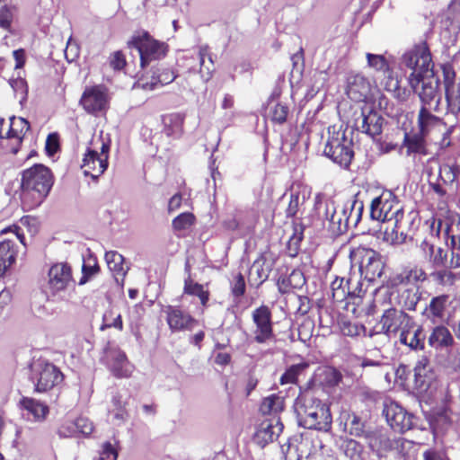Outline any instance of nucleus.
Returning a JSON list of instances; mask_svg holds the SVG:
<instances>
[{
  "label": "nucleus",
  "mask_w": 460,
  "mask_h": 460,
  "mask_svg": "<svg viewBox=\"0 0 460 460\" xmlns=\"http://www.w3.org/2000/svg\"><path fill=\"white\" fill-rule=\"evenodd\" d=\"M370 217L385 224L384 237L387 242L399 243L404 241L410 220L405 219L402 206L391 192H384L372 200Z\"/></svg>",
  "instance_id": "1"
},
{
  "label": "nucleus",
  "mask_w": 460,
  "mask_h": 460,
  "mask_svg": "<svg viewBox=\"0 0 460 460\" xmlns=\"http://www.w3.org/2000/svg\"><path fill=\"white\" fill-rule=\"evenodd\" d=\"M52 185L53 176L50 170L42 164H35L22 172V201L30 208L39 206L49 194Z\"/></svg>",
  "instance_id": "2"
},
{
  "label": "nucleus",
  "mask_w": 460,
  "mask_h": 460,
  "mask_svg": "<svg viewBox=\"0 0 460 460\" xmlns=\"http://www.w3.org/2000/svg\"><path fill=\"white\" fill-rule=\"evenodd\" d=\"M295 410L307 429L327 430L331 427L332 415L328 405L315 398L311 390L299 394Z\"/></svg>",
  "instance_id": "3"
},
{
  "label": "nucleus",
  "mask_w": 460,
  "mask_h": 460,
  "mask_svg": "<svg viewBox=\"0 0 460 460\" xmlns=\"http://www.w3.org/2000/svg\"><path fill=\"white\" fill-rule=\"evenodd\" d=\"M364 210V204L356 196L342 203L330 200L326 203L325 217L333 231L344 232L349 226H357Z\"/></svg>",
  "instance_id": "4"
},
{
  "label": "nucleus",
  "mask_w": 460,
  "mask_h": 460,
  "mask_svg": "<svg viewBox=\"0 0 460 460\" xmlns=\"http://www.w3.org/2000/svg\"><path fill=\"white\" fill-rule=\"evenodd\" d=\"M111 139L102 132L93 137L87 147L81 165L84 175L97 179L108 167Z\"/></svg>",
  "instance_id": "5"
},
{
  "label": "nucleus",
  "mask_w": 460,
  "mask_h": 460,
  "mask_svg": "<svg viewBox=\"0 0 460 460\" xmlns=\"http://www.w3.org/2000/svg\"><path fill=\"white\" fill-rule=\"evenodd\" d=\"M402 60L411 70L407 78L411 89L418 86V77L434 73L431 54L426 43L414 46L402 56Z\"/></svg>",
  "instance_id": "6"
},
{
  "label": "nucleus",
  "mask_w": 460,
  "mask_h": 460,
  "mask_svg": "<svg viewBox=\"0 0 460 460\" xmlns=\"http://www.w3.org/2000/svg\"><path fill=\"white\" fill-rule=\"evenodd\" d=\"M72 283L71 267L65 262L56 263L49 270L45 292L51 300H62Z\"/></svg>",
  "instance_id": "7"
},
{
  "label": "nucleus",
  "mask_w": 460,
  "mask_h": 460,
  "mask_svg": "<svg viewBox=\"0 0 460 460\" xmlns=\"http://www.w3.org/2000/svg\"><path fill=\"white\" fill-rule=\"evenodd\" d=\"M350 260L353 265L358 266L360 275L368 281H374L383 273L381 256L372 249L358 247L350 252Z\"/></svg>",
  "instance_id": "8"
},
{
  "label": "nucleus",
  "mask_w": 460,
  "mask_h": 460,
  "mask_svg": "<svg viewBox=\"0 0 460 460\" xmlns=\"http://www.w3.org/2000/svg\"><path fill=\"white\" fill-rule=\"evenodd\" d=\"M324 154L334 163L341 166L348 167L353 158L352 141L346 137L341 131L334 132L329 138L324 147Z\"/></svg>",
  "instance_id": "9"
},
{
  "label": "nucleus",
  "mask_w": 460,
  "mask_h": 460,
  "mask_svg": "<svg viewBox=\"0 0 460 460\" xmlns=\"http://www.w3.org/2000/svg\"><path fill=\"white\" fill-rule=\"evenodd\" d=\"M133 44L140 55L142 67L164 58L168 51V46L164 42L155 40L147 32L135 38Z\"/></svg>",
  "instance_id": "10"
},
{
  "label": "nucleus",
  "mask_w": 460,
  "mask_h": 460,
  "mask_svg": "<svg viewBox=\"0 0 460 460\" xmlns=\"http://www.w3.org/2000/svg\"><path fill=\"white\" fill-rule=\"evenodd\" d=\"M29 128V122L22 118L12 117L7 122L2 119L0 121V137L5 138L6 147H9L13 154H16Z\"/></svg>",
  "instance_id": "11"
},
{
  "label": "nucleus",
  "mask_w": 460,
  "mask_h": 460,
  "mask_svg": "<svg viewBox=\"0 0 460 460\" xmlns=\"http://www.w3.org/2000/svg\"><path fill=\"white\" fill-rule=\"evenodd\" d=\"M253 327L252 330L253 341L264 344L274 340L271 312L266 305H261L252 314Z\"/></svg>",
  "instance_id": "12"
},
{
  "label": "nucleus",
  "mask_w": 460,
  "mask_h": 460,
  "mask_svg": "<svg viewBox=\"0 0 460 460\" xmlns=\"http://www.w3.org/2000/svg\"><path fill=\"white\" fill-rule=\"evenodd\" d=\"M438 86L439 81L435 77L434 73L426 74V75L418 77V86L412 91L419 95L422 107L437 111L440 102Z\"/></svg>",
  "instance_id": "13"
},
{
  "label": "nucleus",
  "mask_w": 460,
  "mask_h": 460,
  "mask_svg": "<svg viewBox=\"0 0 460 460\" xmlns=\"http://www.w3.org/2000/svg\"><path fill=\"white\" fill-rule=\"evenodd\" d=\"M169 329L172 332L192 331L198 325V320L190 314L176 305H165L163 308Z\"/></svg>",
  "instance_id": "14"
},
{
  "label": "nucleus",
  "mask_w": 460,
  "mask_h": 460,
  "mask_svg": "<svg viewBox=\"0 0 460 460\" xmlns=\"http://www.w3.org/2000/svg\"><path fill=\"white\" fill-rule=\"evenodd\" d=\"M384 414L388 424L395 431L402 433L411 429L414 425V416L407 412L397 402H386Z\"/></svg>",
  "instance_id": "15"
},
{
  "label": "nucleus",
  "mask_w": 460,
  "mask_h": 460,
  "mask_svg": "<svg viewBox=\"0 0 460 460\" xmlns=\"http://www.w3.org/2000/svg\"><path fill=\"white\" fill-rule=\"evenodd\" d=\"M412 321V318L402 310L389 308L385 311L381 317V332L387 335L398 331L402 332L407 326H411Z\"/></svg>",
  "instance_id": "16"
},
{
  "label": "nucleus",
  "mask_w": 460,
  "mask_h": 460,
  "mask_svg": "<svg viewBox=\"0 0 460 460\" xmlns=\"http://www.w3.org/2000/svg\"><path fill=\"white\" fill-rule=\"evenodd\" d=\"M36 391L46 392L63 380L59 369L50 363L39 364L35 369Z\"/></svg>",
  "instance_id": "17"
},
{
  "label": "nucleus",
  "mask_w": 460,
  "mask_h": 460,
  "mask_svg": "<svg viewBox=\"0 0 460 460\" xmlns=\"http://www.w3.org/2000/svg\"><path fill=\"white\" fill-rule=\"evenodd\" d=\"M107 365L112 374L119 378L130 376L133 367L126 354L119 349H109L105 352Z\"/></svg>",
  "instance_id": "18"
},
{
  "label": "nucleus",
  "mask_w": 460,
  "mask_h": 460,
  "mask_svg": "<svg viewBox=\"0 0 460 460\" xmlns=\"http://www.w3.org/2000/svg\"><path fill=\"white\" fill-rule=\"evenodd\" d=\"M332 296L336 302H342L348 296L352 298L361 297V284L357 281L355 285L351 279L346 280L343 278H336L331 284Z\"/></svg>",
  "instance_id": "19"
},
{
  "label": "nucleus",
  "mask_w": 460,
  "mask_h": 460,
  "mask_svg": "<svg viewBox=\"0 0 460 460\" xmlns=\"http://www.w3.org/2000/svg\"><path fill=\"white\" fill-rule=\"evenodd\" d=\"M84 109L93 113L105 108L107 104V93L103 87L93 86L87 88L81 98Z\"/></svg>",
  "instance_id": "20"
},
{
  "label": "nucleus",
  "mask_w": 460,
  "mask_h": 460,
  "mask_svg": "<svg viewBox=\"0 0 460 460\" xmlns=\"http://www.w3.org/2000/svg\"><path fill=\"white\" fill-rule=\"evenodd\" d=\"M384 119L382 116L372 110L366 112L362 111L360 118L356 120L358 130L372 137L381 134Z\"/></svg>",
  "instance_id": "21"
},
{
  "label": "nucleus",
  "mask_w": 460,
  "mask_h": 460,
  "mask_svg": "<svg viewBox=\"0 0 460 460\" xmlns=\"http://www.w3.org/2000/svg\"><path fill=\"white\" fill-rule=\"evenodd\" d=\"M282 429L283 425L279 419L278 417H273L263 420L260 424L254 438L258 444L263 447L275 440L282 432Z\"/></svg>",
  "instance_id": "22"
},
{
  "label": "nucleus",
  "mask_w": 460,
  "mask_h": 460,
  "mask_svg": "<svg viewBox=\"0 0 460 460\" xmlns=\"http://www.w3.org/2000/svg\"><path fill=\"white\" fill-rule=\"evenodd\" d=\"M371 91V84L367 78L361 74L350 75L348 78L347 94L355 102L367 99Z\"/></svg>",
  "instance_id": "23"
},
{
  "label": "nucleus",
  "mask_w": 460,
  "mask_h": 460,
  "mask_svg": "<svg viewBox=\"0 0 460 460\" xmlns=\"http://www.w3.org/2000/svg\"><path fill=\"white\" fill-rule=\"evenodd\" d=\"M429 345L436 350L451 351L455 340L447 327L437 325L432 328L428 338Z\"/></svg>",
  "instance_id": "24"
},
{
  "label": "nucleus",
  "mask_w": 460,
  "mask_h": 460,
  "mask_svg": "<svg viewBox=\"0 0 460 460\" xmlns=\"http://www.w3.org/2000/svg\"><path fill=\"white\" fill-rule=\"evenodd\" d=\"M449 304L448 295L434 296L426 306L423 315L433 323H438L444 319Z\"/></svg>",
  "instance_id": "25"
},
{
  "label": "nucleus",
  "mask_w": 460,
  "mask_h": 460,
  "mask_svg": "<svg viewBox=\"0 0 460 460\" xmlns=\"http://www.w3.org/2000/svg\"><path fill=\"white\" fill-rule=\"evenodd\" d=\"M272 266V259L266 253L261 254L250 268V280L258 285L263 283L268 279Z\"/></svg>",
  "instance_id": "26"
},
{
  "label": "nucleus",
  "mask_w": 460,
  "mask_h": 460,
  "mask_svg": "<svg viewBox=\"0 0 460 460\" xmlns=\"http://www.w3.org/2000/svg\"><path fill=\"white\" fill-rule=\"evenodd\" d=\"M399 341L411 349H423L425 343L422 326H416L412 321L411 326L401 332Z\"/></svg>",
  "instance_id": "27"
},
{
  "label": "nucleus",
  "mask_w": 460,
  "mask_h": 460,
  "mask_svg": "<svg viewBox=\"0 0 460 460\" xmlns=\"http://www.w3.org/2000/svg\"><path fill=\"white\" fill-rule=\"evenodd\" d=\"M340 422L343 431L351 436L361 437L365 432V424L361 418L349 410L341 411Z\"/></svg>",
  "instance_id": "28"
},
{
  "label": "nucleus",
  "mask_w": 460,
  "mask_h": 460,
  "mask_svg": "<svg viewBox=\"0 0 460 460\" xmlns=\"http://www.w3.org/2000/svg\"><path fill=\"white\" fill-rule=\"evenodd\" d=\"M420 249L424 257L435 267H442L445 265L447 257V252L442 247H437L430 240L424 239Z\"/></svg>",
  "instance_id": "29"
},
{
  "label": "nucleus",
  "mask_w": 460,
  "mask_h": 460,
  "mask_svg": "<svg viewBox=\"0 0 460 460\" xmlns=\"http://www.w3.org/2000/svg\"><path fill=\"white\" fill-rule=\"evenodd\" d=\"M383 76L380 84L385 91L392 93L394 96L400 101H406L408 99L406 90L400 87V81L398 77L394 75L391 68L383 72Z\"/></svg>",
  "instance_id": "30"
},
{
  "label": "nucleus",
  "mask_w": 460,
  "mask_h": 460,
  "mask_svg": "<svg viewBox=\"0 0 460 460\" xmlns=\"http://www.w3.org/2000/svg\"><path fill=\"white\" fill-rule=\"evenodd\" d=\"M105 260L109 270L112 272L117 283H123L128 268L124 265V258L118 252H106Z\"/></svg>",
  "instance_id": "31"
},
{
  "label": "nucleus",
  "mask_w": 460,
  "mask_h": 460,
  "mask_svg": "<svg viewBox=\"0 0 460 460\" xmlns=\"http://www.w3.org/2000/svg\"><path fill=\"white\" fill-rule=\"evenodd\" d=\"M93 424L88 418L79 417L74 422L63 425L60 428L59 432L61 435L66 437L72 436L75 432L88 436L93 431Z\"/></svg>",
  "instance_id": "32"
},
{
  "label": "nucleus",
  "mask_w": 460,
  "mask_h": 460,
  "mask_svg": "<svg viewBox=\"0 0 460 460\" xmlns=\"http://www.w3.org/2000/svg\"><path fill=\"white\" fill-rule=\"evenodd\" d=\"M16 252L13 240L0 242V278L4 277L11 265L15 261Z\"/></svg>",
  "instance_id": "33"
},
{
  "label": "nucleus",
  "mask_w": 460,
  "mask_h": 460,
  "mask_svg": "<svg viewBox=\"0 0 460 460\" xmlns=\"http://www.w3.org/2000/svg\"><path fill=\"white\" fill-rule=\"evenodd\" d=\"M305 283L303 274L299 270H293L288 277H282L278 279V288L279 292L285 294L294 288H298Z\"/></svg>",
  "instance_id": "34"
},
{
  "label": "nucleus",
  "mask_w": 460,
  "mask_h": 460,
  "mask_svg": "<svg viewBox=\"0 0 460 460\" xmlns=\"http://www.w3.org/2000/svg\"><path fill=\"white\" fill-rule=\"evenodd\" d=\"M429 107H421L418 116L420 131L422 136L429 132L431 128L440 124V119L433 115Z\"/></svg>",
  "instance_id": "35"
},
{
  "label": "nucleus",
  "mask_w": 460,
  "mask_h": 460,
  "mask_svg": "<svg viewBox=\"0 0 460 460\" xmlns=\"http://www.w3.org/2000/svg\"><path fill=\"white\" fill-rule=\"evenodd\" d=\"M199 74L204 81H208L214 71V63L208 53V46H200L199 48Z\"/></svg>",
  "instance_id": "36"
},
{
  "label": "nucleus",
  "mask_w": 460,
  "mask_h": 460,
  "mask_svg": "<svg viewBox=\"0 0 460 460\" xmlns=\"http://www.w3.org/2000/svg\"><path fill=\"white\" fill-rule=\"evenodd\" d=\"M164 121L167 136L178 137L181 135L184 121V117L181 114H170L164 118Z\"/></svg>",
  "instance_id": "37"
},
{
  "label": "nucleus",
  "mask_w": 460,
  "mask_h": 460,
  "mask_svg": "<svg viewBox=\"0 0 460 460\" xmlns=\"http://www.w3.org/2000/svg\"><path fill=\"white\" fill-rule=\"evenodd\" d=\"M284 398L279 394H270L265 397L261 404V411L263 414H277L284 409Z\"/></svg>",
  "instance_id": "38"
},
{
  "label": "nucleus",
  "mask_w": 460,
  "mask_h": 460,
  "mask_svg": "<svg viewBox=\"0 0 460 460\" xmlns=\"http://www.w3.org/2000/svg\"><path fill=\"white\" fill-rule=\"evenodd\" d=\"M22 407L28 411L36 420H44L49 413V408L47 405L40 403L31 398H23L21 401Z\"/></svg>",
  "instance_id": "39"
},
{
  "label": "nucleus",
  "mask_w": 460,
  "mask_h": 460,
  "mask_svg": "<svg viewBox=\"0 0 460 460\" xmlns=\"http://www.w3.org/2000/svg\"><path fill=\"white\" fill-rule=\"evenodd\" d=\"M430 277L436 284L447 288H450L456 281L460 280V274L454 273L447 269L436 270L430 274Z\"/></svg>",
  "instance_id": "40"
},
{
  "label": "nucleus",
  "mask_w": 460,
  "mask_h": 460,
  "mask_svg": "<svg viewBox=\"0 0 460 460\" xmlns=\"http://www.w3.org/2000/svg\"><path fill=\"white\" fill-rule=\"evenodd\" d=\"M397 279L400 283L405 284H415L418 282H423L427 279L426 272L418 267H414L410 270H403Z\"/></svg>",
  "instance_id": "41"
},
{
  "label": "nucleus",
  "mask_w": 460,
  "mask_h": 460,
  "mask_svg": "<svg viewBox=\"0 0 460 460\" xmlns=\"http://www.w3.org/2000/svg\"><path fill=\"white\" fill-rule=\"evenodd\" d=\"M184 293L198 296L203 306L207 305L208 301L209 299L208 291L205 290L202 285L193 282L190 279L185 280Z\"/></svg>",
  "instance_id": "42"
},
{
  "label": "nucleus",
  "mask_w": 460,
  "mask_h": 460,
  "mask_svg": "<svg viewBox=\"0 0 460 460\" xmlns=\"http://www.w3.org/2000/svg\"><path fill=\"white\" fill-rule=\"evenodd\" d=\"M341 449L350 460H360L363 447L356 440L345 438L341 444Z\"/></svg>",
  "instance_id": "43"
},
{
  "label": "nucleus",
  "mask_w": 460,
  "mask_h": 460,
  "mask_svg": "<svg viewBox=\"0 0 460 460\" xmlns=\"http://www.w3.org/2000/svg\"><path fill=\"white\" fill-rule=\"evenodd\" d=\"M327 81L328 74L326 71H315L310 79V89L306 95L311 98L314 97L324 86Z\"/></svg>",
  "instance_id": "44"
},
{
  "label": "nucleus",
  "mask_w": 460,
  "mask_h": 460,
  "mask_svg": "<svg viewBox=\"0 0 460 460\" xmlns=\"http://www.w3.org/2000/svg\"><path fill=\"white\" fill-rule=\"evenodd\" d=\"M308 367L307 363H299L289 367L280 377L281 385L295 384L297 376Z\"/></svg>",
  "instance_id": "45"
},
{
  "label": "nucleus",
  "mask_w": 460,
  "mask_h": 460,
  "mask_svg": "<svg viewBox=\"0 0 460 460\" xmlns=\"http://www.w3.org/2000/svg\"><path fill=\"white\" fill-rule=\"evenodd\" d=\"M125 405L126 403L122 401L120 395H114L112 397L111 407L109 409V413L119 423L124 421L127 417Z\"/></svg>",
  "instance_id": "46"
},
{
  "label": "nucleus",
  "mask_w": 460,
  "mask_h": 460,
  "mask_svg": "<svg viewBox=\"0 0 460 460\" xmlns=\"http://www.w3.org/2000/svg\"><path fill=\"white\" fill-rule=\"evenodd\" d=\"M306 199L305 191H295L291 193L290 200L287 208L286 213L288 217H295L301 206L304 205Z\"/></svg>",
  "instance_id": "47"
},
{
  "label": "nucleus",
  "mask_w": 460,
  "mask_h": 460,
  "mask_svg": "<svg viewBox=\"0 0 460 460\" xmlns=\"http://www.w3.org/2000/svg\"><path fill=\"white\" fill-rule=\"evenodd\" d=\"M446 99L451 112L460 113V82L457 83V85L447 89Z\"/></svg>",
  "instance_id": "48"
},
{
  "label": "nucleus",
  "mask_w": 460,
  "mask_h": 460,
  "mask_svg": "<svg viewBox=\"0 0 460 460\" xmlns=\"http://www.w3.org/2000/svg\"><path fill=\"white\" fill-rule=\"evenodd\" d=\"M366 57L368 66L375 69L376 71L383 73L390 68L387 60L382 55L367 53Z\"/></svg>",
  "instance_id": "49"
},
{
  "label": "nucleus",
  "mask_w": 460,
  "mask_h": 460,
  "mask_svg": "<svg viewBox=\"0 0 460 460\" xmlns=\"http://www.w3.org/2000/svg\"><path fill=\"white\" fill-rule=\"evenodd\" d=\"M9 84L13 88L15 97L20 99V102L26 101L28 94L27 83L23 78L18 77L9 80Z\"/></svg>",
  "instance_id": "50"
},
{
  "label": "nucleus",
  "mask_w": 460,
  "mask_h": 460,
  "mask_svg": "<svg viewBox=\"0 0 460 460\" xmlns=\"http://www.w3.org/2000/svg\"><path fill=\"white\" fill-rule=\"evenodd\" d=\"M433 378L430 369L422 370L421 372H414L415 388L419 390H426Z\"/></svg>",
  "instance_id": "51"
},
{
  "label": "nucleus",
  "mask_w": 460,
  "mask_h": 460,
  "mask_svg": "<svg viewBox=\"0 0 460 460\" xmlns=\"http://www.w3.org/2000/svg\"><path fill=\"white\" fill-rule=\"evenodd\" d=\"M155 81H157L156 72H153L151 75L141 76L137 83V86L146 91H153L161 86L160 82L156 83Z\"/></svg>",
  "instance_id": "52"
},
{
  "label": "nucleus",
  "mask_w": 460,
  "mask_h": 460,
  "mask_svg": "<svg viewBox=\"0 0 460 460\" xmlns=\"http://www.w3.org/2000/svg\"><path fill=\"white\" fill-rule=\"evenodd\" d=\"M460 218H457V223L452 222L450 226L447 227V234L451 239V246L453 250H460Z\"/></svg>",
  "instance_id": "53"
},
{
  "label": "nucleus",
  "mask_w": 460,
  "mask_h": 460,
  "mask_svg": "<svg viewBox=\"0 0 460 460\" xmlns=\"http://www.w3.org/2000/svg\"><path fill=\"white\" fill-rule=\"evenodd\" d=\"M193 223L194 216L191 213H182L173 219L172 226L175 230L181 231L188 229Z\"/></svg>",
  "instance_id": "54"
},
{
  "label": "nucleus",
  "mask_w": 460,
  "mask_h": 460,
  "mask_svg": "<svg viewBox=\"0 0 460 460\" xmlns=\"http://www.w3.org/2000/svg\"><path fill=\"white\" fill-rule=\"evenodd\" d=\"M288 114V107L284 103H277L270 110L271 119L279 124L286 121Z\"/></svg>",
  "instance_id": "55"
},
{
  "label": "nucleus",
  "mask_w": 460,
  "mask_h": 460,
  "mask_svg": "<svg viewBox=\"0 0 460 460\" xmlns=\"http://www.w3.org/2000/svg\"><path fill=\"white\" fill-rule=\"evenodd\" d=\"M80 49L78 44L70 38L66 43L65 56L67 61L72 62L79 57Z\"/></svg>",
  "instance_id": "56"
},
{
  "label": "nucleus",
  "mask_w": 460,
  "mask_h": 460,
  "mask_svg": "<svg viewBox=\"0 0 460 460\" xmlns=\"http://www.w3.org/2000/svg\"><path fill=\"white\" fill-rule=\"evenodd\" d=\"M126 65L125 57L120 51H115L110 57V66L114 70H120Z\"/></svg>",
  "instance_id": "57"
},
{
  "label": "nucleus",
  "mask_w": 460,
  "mask_h": 460,
  "mask_svg": "<svg viewBox=\"0 0 460 460\" xmlns=\"http://www.w3.org/2000/svg\"><path fill=\"white\" fill-rule=\"evenodd\" d=\"M13 19L12 10L6 6L0 8V27L9 29Z\"/></svg>",
  "instance_id": "58"
},
{
  "label": "nucleus",
  "mask_w": 460,
  "mask_h": 460,
  "mask_svg": "<svg viewBox=\"0 0 460 460\" xmlns=\"http://www.w3.org/2000/svg\"><path fill=\"white\" fill-rule=\"evenodd\" d=\"M245 292V282L242 274H238L232 286V293L235 296H242Z\"/></svg>",
  "instance_id": "59"
},
{
  "label": "nucleus",
  "mask_w": 460,
  "mask_h": 460,
  "mask_svg": "<svg viewBox=\"0 0 460 460\" xmlns=\"http://www.w3.org/2000/svg\"><path fill=\"white\" fill-rule=\"evenodd\" d=\"M117 452L110 443H105L102 447V450L100 453L98 460H116Z\"/></svg>",
  "instance_id": "60"
},
{
  "label": "nucleus",
  "mask_w": 460,
  "mask_h": 460,
  "mask_svg": "<svg viewBox=\"0 0 460 460\" xmlns=\"http://www.w3.org/2000/svg\"><path fill=\"white\" fill-rule=\"evenodd\" d=\"M407 146L411 151L420 153L424 148L423 139L421 137L418 136L409 137L407 138Z\"/></svg>",
  "instance_id": "61"
},
{
  "label": "nucleus",
  "mask_w": 460,
  "mask_h": 460,
  "mask_svg": "<svg viewBox=\"0 0 460 460\" xmlns=\"http://www.w3.org/2000/svg\"><path fill=\"white\" fill-rule=\"evenodd\" d=\"M156 76L157 81L155 82H160L161 86L172 83L176 77L174 72L171 69H164L161 73H156Z\"/></svg>",
  "instance_id": "62"
},
{
  "label": "nucleus",
  "mask_w": 460,
  "mask_h": 460,
  "mask_svg": "<svg viewBox=\"0 0 460 460\" xmlns=\"http://www.w3.org/2000/svg\"><path fill=\"white\" fill-rule=\"evenodd\" d=\"M240 217L238 214L229 215L224 221L223 226L229 231H234L239 227Z\"/></svg>",
  "instance_id": "63"
},
{
  "label": "nucleus",
  "mask_w": 460,
  "mask_h": 460,
  "mask_svg": "<svg viewBox=\"0 0 460 460\" xmlns=\"http://www.w3.org/2000/svg\"><path fill=\"white\" fill-rule=\"evenodd\" d=\"M423 460H449L445 454L436 449H428L422 454Z\"/></svg>",
  "instance_id": "64"
}]
</instances>
